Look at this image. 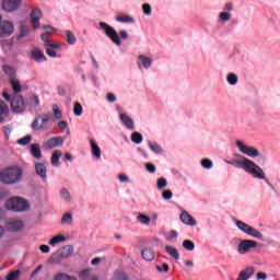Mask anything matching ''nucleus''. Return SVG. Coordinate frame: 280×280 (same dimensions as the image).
I'll return each mask as SVG.
<instances>
[{
	"mask_svg": "<svg viewBox=\"0 0 280 280\" xmlns=\"http://www.w3.org/2000/svg\"><path fill=\"white\" fill-rule=\"evenodd\" d=\"M23 176V171L20 167H10L0 173V180L5 185H14L19 183Z\"/></svg>",
	"mask_w": 280,
	"mask_h": 280,
	"instance_id": "nucleus-1",
	"label": "nucleus"
},
{
	"mask_svg": "<svg viewBox=\"0 0 280 280\" xmlns=\"http://www.w3.org/2000/svg\"><path fill=\"white\" fill-rule=\"evenodd\" d=\"M5 208L9 211H16V212L27 211V209H30V202H27V200L21 197H15L7 201Z\"/></svg>",
	"mask_w": 280,
	"mask_h": 280,
	"instance_id": "nucleus-2",
	"label": "nucleus"
},
{
	"mask_svg": "<svg viewBox=\"0 0 280 280\" xmlns=\"http://www.w3.org/2000/svg\"><path fill=\"white\" fill-rule=\"evenodd\" d=\"M101 30H104L106 37L114 43V45H117V47H121V38L119 37V34L117 31L113 28L109 24L106 22H100Z\"/></svg>",
	"mask_w": 280,
	"mask_h": 280,
	"instance_id": "nucleus-3",
	"label": "nucleus"
},
{
	"mask_svg": "<svg viewBox=\"0 0 280 280\" xmlns=\"http://www.w3.org/2000/svg\"><path fill=\"white\" fill-rule=\"evenodd\" d=\"M236 226L240 231H242L246 235H250V237H255L256 240H260L261 242H264V234L257 231V229L248 225L246 222L236 221Z\"/></svg>",
	"mask_w": 280,
	"mask_h": 280,
	"instance_id": "nucleus-4",
	"label": "nucleus"
},
{
	"mask_svg": "<svg viewBox=\"0 0 280 280\" xmlns=\"http://www.w3.org/2000/svg\"><path fill=\"white\" fill-rule=\"evenodd\" d=\"M245 172H247V174H250L254 178H259V180L266 179V173H264V170L250 160L248 163V167Z\"/></svg>",
	"mask_w": 280,
	"mask_h": 280,
	"instance_id": "nucleus-5",
	"label": "nucleus"
},
{
	"mask_svg": "<svg viewBox=\"0 0 280 280\" xmlns=\"http://www.w3.org/2000/svg\"><path fill=\"white\" fill-rule=\"evenodd\" d=\"M253 248H257V241L243 240L237 245V253L240 255H246L247 253H250Z\"/></svg>",
	"mask_w": 280,
	"mask_h": 280,
	"instance_id": "nucleus-6",
	"label": "nucleus"
},
{
	"mask_svg": "<svg viewBox=\"0 0 280 280\" xmlns=\"http://www.w3.org/2000/svg\"><path fill=\"white\" fill-rule=\"evenodd\" d=\"M48 124H49V115L42 114L34 119V121L32 122V128L34 130H45Z\"/></svg>",
	"mask_w": 280,
	"mask_h": 280,
	"instance_id": "nucleus-7",
	"label": "nucleus"
},
{
	"mask_svg": "<svg viewBox=\"0 0 280 280\" xmlns=\"http://www.w3.org/2000/svg\"><path fill=\"white\" fill-rule=\"evenodd\" d=\"M14 34V24L10 21L0 20V38H8Z\"/></svg>",
	"mask_w": 280,
	"mask_h": 280,
	"instance_id": "nucleus-8",
	"label": "nucleus"
},
{
	"mask_svg": "<svg viewBox=\"0 0 280 280\" xmlns=\"http://www.w3.org/2000/svg\"><path fill=\"white\" fill-rule=\"evenodd\" d=\"M228 163L229 165H233L234 167H238L246 172L248 164L250 163V160L246 159L243 155L236 154L235 159L229 161Z\"/></svg>",
	"mask_w": 280,
	"mask_h": 280,
	"instance_id": "nucleus-9",
	"label": "nucleus"
},
{
	"mask_svg": "<svg viewBox=\"0 0 280 280\" xmlns=\"http://www.w3.org/2000/svg\"><path fill=\"white\" fill-rule=\"evenodd\" d=\"M236 147L238 148L240 152H242V154H246L247 156L252 158L259 156V151L257 149L248 147L240 140L236 141Z\"/></svg>",
	"mask_w": 280,
	"mask_h": 280,
	"instance_id": "nucleus-10",
	"label": "nucleus"
},
{
	"mask_svg": "<svg viewBox=\"0 0 280 280\" xmlns=\"http://www.w3.org/2000/svg\"><path fill=\"white\" fill-rule=\"evenodd\" d=\"M21 3H23V0H3L2 10L4 12H16L21 8Z\"/></svg>",
	"mask_w": 280,
	"mask_h": 280,
	"instance_id": "nucleus-11",
	"label": "nucleus"
},
{
	"mask_svg": "<svg viewBox=\"0 0 280 280\" xmlns=\"http://www.w3.org/2000/svg\"><path fill=\"white\" fill-rule=\"evenodd\" d=\"M11 108L13 113H23L25 110V101L23 96H14L11 100Z\"/></svg>",
	"mask_w": 280,
	"mask_h": 280,
	"instance_id": "nucleus-12",
	"label": "nucleus"
},
{
	"mask_svg": "<svg viewBox=\"0 0 280 280\" xmlns=\"http://www.w3.org/2000/svg\"><path fill=\"white\" fill-rule=\"evenodd\" d=\"M43 16V11L39 8H35L31 12V21L34 30H38L40 27V18Z\"/></svg>",
	"mask_w": 280,
	"mask_h": 280,
	"instance_id": "nucleus-13",
	"label": "nucleus"
},
{
	"mask_svg": "<svg viewBox=\"0 0 280 280\" xmlns=\"http://www.w3.org/2000/svg\"><path fill=\"white\" fill-rule=\"evenodd\" d=\"M65 143V139L62 137H54L46 141L45 148L46 150H54V148H58V145H62Z\"/></svg>",
	"mask_w": 280,
	"mask_h": 280,
	"instance_id": "nucleus-14",
	"label": "nucleus"
},
{
	"mask_svg": "<svg viewBox=\"0 0 280 280\" xmlns=\"http://www.w3.org/2000/svg\"><path fill=\"white\" fill-rule=\"evenodd\" d=\"M179 220L183 222V224H186L187 226H196V224H198L196 219H194V217H191V214H189V212L187 211H183L180 213Z\"/></svg>",
	"mask_w": 280,
	"mask_h": 280,
	"instance_id": "nucleus-15",
	"label": "nucleus"
},
{
	"mask_svg": "<svg viewBox=\"0 0 280 280\" xmlns=\"http://www.w3.org/2000/svg\"><path fill=\"white\" fill-rule=\"evenodd\" d=\"M7 229L11 231V233H16L23 229V221L13 219L7 223Z\"/></svg>",
	"mask_w": 280,
	"mask_h": 280,
	"instance_id": "nucleus-16",
	"label": "nucleus"
},
{
	"mask_svg": "<svg viewBox=\"0 0 280 280\" xmlns=\"http://www.w3.org/2000/svg\"><path fill=\"white\" fill-rule=\"evenodd\" d=\"M35 171L37 176H40L44 183H47V166H45L43 163H36Z\"/></svg>",
	"mask_w": 280,
	"mask_h": 280,
	"instance_id": "nucleus-17",
	"label": "nucleus"
},
{
	"mask_svg": "<svg viewBox=\"0 0 280 280\" xmlns=\"http://www.w3.org/2000/svg\"><path fill=\"white\" fill-rule=\"evenodd\" d=\"M120 120L127 130H135V120L126 114H120Z\"/></svg>",
	"mask_w": 280,
	"mask_h": 280,
	"instance_id": "nucleus-18",
	"label": "nucleus"
},
{
	"mask_svg": "<svg viewBox=\"0 0 280 280\" xmlns=\"http://www.w3.org/2000/svg\"><path fill=\"white\" fill-rule=\"evenodd\" d=\"M90 144H91L92 155L97 160L102 159V149H100V145H97L95 140L90 139Z\"/></svg>",
	"mask_w": 280,
	"mask_h": 280,
	"instance_id": "nucleus-19",
	"label": "nucleus"
},
{
	"mask_svg": "<svg viewBox=\"0 0 280 280\" xmlns=\"http://www.w3.org/2000/svg\"><path fill=\"white\" fill-rule=\"evenodd\" d=\"M138 65L139 67H144V69H150L152 67V59L145 55H140L138 57Z\"/></svg>",
	"mask_w": 280,
	"mask_h": 280,
	"instance_id": "nucleus-20",
	"label": "nucleus"
},
{
	"mask_svg": "<svg viewBox=\"0 0 280 280\" xmlns=\"http://www.w3.org/2000/svg\"><path fill=\"white\" fill-rule=\"evenodd\" d=\"M10 113V108H8V104L5 102L0 101V124H3L5 121L4 117H8Z\"/></svg>",
	"mask_w": 280,
	"mask_h": 280,
	"instance_id": "nucleus-21",
	"label": "nucleus"
},
{
	"mask_svg": "<svg viewBox=\"0 0 280 280\" xmlns=\"http://www.w3.org/2000/svg\"><path fill=\"white\" fill-rule=\"evenodd\" d=\"M31 154L34 159H43V152L40 151V144L34 143L31 145Z\"/></svg>",
	"mask_w": 280,
	"mask_h": 280,
	"instance_id": "nucleus-22",
	"label": "nucleus"
},
{
	"mask_svg": "<svg viewBox=\"0 0 280 280\" xmlns=\"http://www.w3.org/2000/svg\"><path fill=\"white\" fill-rule=\"evenodd\" d=\"M32 58L35 60V62H45V60H47V57H45L43 50L38 49L32 51Z\"/></svg>",
	"mask_w": 280,
	"mask_h": 280,
	"instance_id": "nucleus-23",
	"label": "nucleus"
},
{
	"mask_svg": "<svg viewBox=\"0 0 280 280\" xmlns=\"http://www.w3.org/2000/svg\"><path fill=\"white\" fill-rule=\"evenodd\" d=\"M141 255L145 261L154 260V250L152 248L142 249Z\"/></svg>",
	"mask_w": 280,
	"mask_h": 280,
	"instance_id": "nucleus-24",
	"label": "nucleus"
},
{
	"mask_svg": "<svg viewBox=\"0 0 280 280\" xmlns=\"http://www.w3.org/2000/svg\"><path fill=\"white\" fill-rule=\"evenodd\" d=\"M59 252H61V257H63V259H67V257H71V255H73V246L66 245L60 248Z\"/></svg>",
	"mask_w": 280,
	"mask_h": 280,
	"instance_id": "nucleus-25",
	"label": "nucleus"
},
{
	"mask_svg": "<svg viewBox=\"0 0 280 280\" xmlns=\"http://www.w3.org/2000/svg\"><path fill=\"white\" fill-rule=\"evenodd\" d=\"M65 259V256H62L60 249L57 250L52 256L49 258V264H60Z\"/></svg>",
	"mask_w": 280,
	"mask_h": 280,
	"instance_id": "nucleus-26",
	"label": "nucleus"
},
{
	"mask_svg": "<svg viewBox=\"0 0 280 280\" xmlns=\"http://www.w3.org/2000/svg\"><path fill=\"white\" fill-rule=\"evenodd\" d=\"M2 70L9 75L10 80L14 79L16 75V70L12 66L4 65L2 66Z\"/></svg>",
	"mask_w": 280,
	"mask_h": 280,
	"instance_id": "nucleus-27",
	"label": "nucleus"
},
{
	"mask_svg": "<svg viewBox=\"0 0 280 280\" xmlns=\"http://www.w3.org/2000/svg\"><path fill=\"white\" fill-rule=\"evenodd\" d=\"M165 250L171 257H174L175 259H180V254L178 253V249H176L175 247L166 245Z\"/></svg>",
	"mask_w": 280,
	"mask_h": 280,
	"instance_id": "nucleus-28",
	"label": "nucleus"
},
{
	"mask_svg": "<svg viewBox=\"0 0 280 280\" xmlns=\"http://www.w3.org/2000/svg\"><path fill=\"white\" fill-rule=\"evenodd\" d=\"M10 83L14 93H21L22 91L21 82L16 78L10 79Z\"/></svg>",
	"mask_w": 280,
	"mask_h": 280,
	"instance_id": "nucleus-29",
	"label": "nucleus"
},
{
	"mask_svg": "<svg viewBox=\"0 0 280 280\" xmlns=\"http://www.w3.org/2000/svg\"><path fill=\"white\" fill-rule=\"evenodd\" d=\"M148 145H149L150 150H152V152H154V154H161L163 152V149L156 142L149 141Z\"/></svg>",
	"mask_w": 280,
	"mask_h": 280,
	"instance_id": "nucleus-30",
	"label": "nucleus"
},
{
	"mask_svg": "<svg viewBox=\"0 0 280 280\" xmlns=\"http://www.w3.org/2000/svg\"><path fill=\"white\" fill-rule=\"evenodd\" d=\"M66 237L63 236V235H57V236H55V237H52L49 242H48V244L50 245V246H56V244H60V243H62V242H66Z\"/></svg>",
	"mask_w": 280,
	"mask_h": 280,
	"instance_id": "nucleus-31",
	"label": "nucleus"
},
{
	"mask_svg": "<svg viewBox=\"0 0 280 280\" xmlns=\"http://www.w3.org/2000/svg\"><path fill=\"white\" fill-rule=\"evenodd\" d=\"M131 141L132 143H142L143 141V136L139 132V131H135L133 133H131Z\"/></svg>",
	"mask_w": 280,
	"mask_h": 280,
	"instance_id": "nucleus-32",
	"label": "nucleus"
},
{
	"mask_svg": "<svg viewBox=\"0 0 280 280\" xmlns=\"http://www.w3.org/2000/svg\"><path fill=\"white\" fill-rule=\"evenodd\" d=\"M61 156H62V151L60 150L55 151L50 159L52 165H58V162L60 161Z\"/></svg>",
	"mask_w": 280,
	"mask_h": 280,
	"instance_id": "nucleus-33",
	"label": "nucleus"
},
{
	"mask_svg": "<svg viewBox=\"0 0 280 280\" xmlns=\"http://www.w3.org/2000/svg\"><path fill=\"white\" fill-rule=\"evenodd\" d=\"M116 21H118L119 23H135V19L130 15H118L116 18Z\"/></svg>",
	"mask_w": 280,
	"mask_h": 280,
	"instance_id": "nucleus-34",
	"label": "nucleus"
},
{
	"mask_svg": "<svg viewBox=\"0 0 280 280\" xmlns=\"http://www.w3.org/2000/svg\"><path fill=\"white\" fill-rule=\"evenodd\" d=\"M226 80L229 84H231L232 86H235V84H237L238 78H237V74L231 72L228 74Z\"/></svg>",
	"mask_w": 280,
	"mask_h": 280,
	"instance_id": "nucleus-35",
	"label": "nucleus"
},
{
	"mask_svg": "<svg viewBox=\"0 0 280 280\" xmlns=\"http://www.w3.org/2000/svg\"><path fill=\"white\" fill-rule=\"evenodd\" d=\"M30 106H40V98H38V95H33L27 100Z\"/></svg>",
	"mask_w": 280,
	"mask_h": 280,
	"instance_id": "nucleus-36",
	"label": "nucleus"
},
{
	"mask_svg": "<svg viewBox=\"0 0 280 280\" xmlns=\"http://www.w3.org/2000/svg\"><path fill=\"white\" fill-rule=\"evenodd\" d=\"M79 279L80 280H90L91 279V269H83L79 273Z\"/></svg>",
	"mask_w": 280,
	"mask_h": 280,
	"instance_id": "nucleus-37",
	"label": "nucleus"
},
{
	"mask_svg": "<svg viewBox=\"0 0 280 280\" xmlns=\"http://www.w3.org/2000/svg\"><path fill=\"white\" fill-rule=\"evenodd\" d=\"M73 222V217L71 213L66 212L61 218V224H71Z\"/></svg>",
	"mask_w": 280,
	"mask_h": 280,
	"instance_id": "nucleus-38",
	"label": "nucleus"
},
{
	"mask_svg": "<svg viewBox=\"0 0 280 280\" xmlns=\"http://www.w3.org/2000/svg\"><path fill=\"white\" fill-rule=\"evenodd\" d=\"M183 248H185V250H194L196 248V244H194L192 241L185 240L183 242Z\"/></svg>",
	"mask_w": 280,
	"mask_h": 280,
	"instance_id": "nucleus-39",
	"label": "nucleus"
},
{
	"mask_svg": "<svg viewBox=\"0 0 280 280\" xmlns=\"http://www.w3.org/2000/svg\"><path fill=\"white\" fill-rule=\"evenodd\" d=\"M66 35H67V40H68V44L69 45H75L77 43V38H75V35H73V32L71 31H66Z\"/></svg>",
	"mask_w": 280,
	"mask_h": 280,
	"instance_id": "nucleus-40",
	"label": "nucleus"
},
{
	"mask_svg": "<svg viewBox=\"0 0 280 280\" xmlns=\"http://www.w3.org/2000/svg\"><path fill=\"white\" fill-rule=\"evenodd\" d=\"M137 220H138V222H140V224H150V217H148V215H145V214H139L138 217H137Z\"/></svg>",
	"mask_w": 280,
	"mask_h": 280,
	"instance_id": "nucleus-41",
	"label": "nucleus"
},
{
	"mask_svg": "<svg viewBox=\"0 0 280 280\" xmlns=\"http://www.w3.org/2000/svg\"><path fill=\"white\" fill-rule=\"evenodd\" d=\"M156 185H158V189H165V187H167V179H165V177H160L156 180Z\"/></svg>",
	"mask_w": 280,
	"mask_h": 280,
	"instance_id": "nucleus-42",
	"label": "nucleus"
},
{
	"mask_svg": "<svg viewBox=\"0 0 280 280\" xmlns=\"http://www.w3.org/2000/svg\"><path fill=\"white\" fill-rule=\"evenodd\" d=\"M19 145H28L32 143V136H25L24 138L18 140Z\"/></svg>",
	"mask_w": 280,
	"mask_h": 280,
	"instance_id": "nucleus-43",
	"label": "nucleus"
},
{
	"mask_svg": "<svg viewBox=\"0 0 280 280\" xmlns=\"http://www.w3.org/2000/svg\"><path fill=\"white\" fill-rule=\"evenodd\" d=\"M201 165L205 170H211V167H213V162L210 159H203L201 160Z\"/></svg>",
	"mask_w": 280,
	"mask_h": 280,
	"instance_id": "nucleus-44",
	"label": "nucleus"
},
{
	"mask_svg": "<svg viewBox=\"0 0 280 280\" xmlns=\"http://www.w3.org/2000/svg\"><path fill=\"white\" fill-rule=\"evenodd\" d=\"M61 198H63L66 202H71V194H69V190H67V188L61 189Z\"/></svg>",
	"mask_w": 280,
	"mask_h": 280,
	"instance_id": "nucleus-45",
	"label": "nucleus"
},
{
	"mask_svg": "<svg viewBox=\"0 0 280 280\" xmlns=\"http://www.w3.org/2000/svg\"><path fill=\"white\" fill-rule=\"evenodd\" d=\"M55 280H75L74 277H71L67 273H58L56 277H55Z\"/></svg>",
	"mask_w": 280,
	"mask_h": 280,
	"instance_id": "nucleus-46",
	"label": "nucleus"
},
{
	"mask_svg": "<svg viewBox=\"0 0 280 280\" xmlns=\"http://www.w3.org/2000/svg\"><path fill=\"white\" fill-rule=\"evenodd\" d=\"M73 113L77 117H80L82 115V104L77 102L74 104Z\"/></svg>",
	"mask_w": 280,
	"mask_h": 280,
	"instance_id": "nucleus-47",
	"label": "nucleus"
},
{
	"mask_svg": "<svg viewBox=\"0 0 280 280\" xmlns=\"http://www.w3.org/2000/svg\"><path fill=\"white\" fill-rule=\"evenodd\" d=\"M142 10H143V14H145V16H151L152 15V7L148 3H144L142 5Z\"/></svg>",
	"mask_w": 280,
	"mask_h": 280,
	"instance_id": "nucleus-48",
	"label": "nucleus"
},
{
	"mask_svg": "<svg viewBox=\"0 0 280 280\" xmlns=\"http://www.w3.org/2000/svg\"><path fill=\"white\" fill-rule=\"evenodd\" d=\"M52 110L56 119H62V110L57 105L52 106Z\"/></svg>",
	"mask_w": 280,
	"mask_h": 280,
	"instance_id": "nucleus-49",
	"label": "nucleus"
},
{
	"mask_svg": "<svg viewBox=\"0 0 280 280\" xmlns=\"http://www.w3.org/2000/svg\"><path fill=\"white\" fill-rule=\"evenodd\" d=\"M19 275H21V271H12L7 276V280H19Z\"/></svg>",
	"mask_w": 280,
	"mask_h": 280,
	"instance_id": "nucleus-50",
	"label": "nucleus"
},
{
	"mask_svg": "<svg viewBox=\"0 0 280 280\" xmlns=\"http://www.w3.org/2000/svg\"><path fill=\"white\" fill-rule=\"evenodd\" d=\"M113 280H128V275L126 272H117Z\"/></svg>",
	"mask_w": 280,
	"mask_h": 280,
	"instance_id": "nucleus-51",
	"label": "nucleus"
},
{
	"mask_svg": "<svg viewBox=\"0 0 280 280\" xmlns=\"http://www.w3.org/2000/svg\"><path fill=\"white\" fill-rule=\"evenodd\" d=\"M173 196H174V194L170 189L164 190L162 192V198H164V200H172Z\"/></svg>",
	"mask_w": 280,
	"mask_h": 280,
	"instance_id": "nucleus-52",
	"label": "nucleus"
},
{
	"mask_svg": "<svg viewBox=\"0 0 280 280\" xmlns=\"http://www.w3.org/2000/svg\"><path fill=\"white\" fill-rule=\"evenodd\" d=\"M155 268L158 272H170V265L165 262L162 266H156Z\"/></svg>",
	"mask_w": 280,
	"mask_h": 280,
	"instance_id": "nucleus-53",
	"label": "nucleus"
},
{
	"mask_svg": "<svg viewBox=\"0 0 280 280\" xmlns=\"http://www.w3.org/2000/svg\"><path fill=\"white\" fill-rule=\"evenodd\" d=\"M50 32L47 31L46 33L42 34V40L44 42L45 46L47 47L51 42L49 40Z\"/></svg>",
	"mask_w": 280,
	"mask_h": 280,
	"instance_id": "nucleus-54",
	"label": "nucleus"
},
{
	"mask_svg": "<svg viewBox=\"0 0 280 280\" xmlns=\"http://www.w3.org/2000/svg\"><path fill=\"white\" fill-rule=\"evenodd\" d=\"M27 34H30V28H27V26H22L19 38H25V36H27Z\"/></svg>",
	"mask_w": 280,
	"mask_h": 280,
	"instance_id": "nucleus-55",
	"label": "nucleus"
},
{
	"mask_svg": "<svg viewBox=\"0 0 280 280\" xmlns=\"http://www.w3.org/2000/svg\"><path fill=\"white\" fill-rule=\"evenodd\" d=\"M220 21H231V13L221 12L220 13Z\"/></svg>",
	"mask_w": 280,
	"mask_h": 280,
	"instance_id": "nucleus-56",
	"label": "nucleus"
},
{
	"mask_svg": "<svg viewBox=\"0 0 280 280\" xmlns=\"http://www.w3.org/2000/svg\"><path fill=\"white\" fill-rule=\"evenodd\" d=\"M145 167L150 172V174H154V172H156V166L152 163H147Z\"/></svg>",
	"mask_w": 280,
	"mask_h": 280,
	"instance_id": "nucleus-57",
	"label": "nucleus"
},
{
	"mask_svg": "<svg viewBox=\"0 0 280 280\" xmlns=\"http://www.w3.org/2000/svg\"><path fill=\"white\" fill-rule=\"evenodd\" d=\"M106 100L109 103H114V102H117V96H115V94H113V93H107Z\"/></svg>",
	"mask_w": 280,
	"mask_h": 280,
	"instance_id": "nucleus-58",
	"label": "nucleus"
},
{
	"mask_svg": "<svg viewBox=\"0 0 280 280\" xmlns=\"http://www.w3.org/2000/svg\"><path fill=\"white\" fill-rule=\"evenodd\" d=\"M46 54H48V56H50V58H56V51L54 50V48L47 46L46 48Z\"/></svg>",
	"mask_w": 280,
	"mask_h": 280,
	"instance_id": "nucleus-59",
	"label": "nucleus"
},
{
	"mask_svg": "<svg viewBox=\"0 0 280 280\" xmlns=\"http://www.w3.org/2000/svg\"><path fill=\"white\" fill-rule=\"evenodd\" d=\"M118 179L120 183H130V178H128L126 174H119Z\"/></svg>",
	"mask_w": 280,
	"mask_h": 280,
	"instance_id": "nucleus-60",
	"label": "nucleus"
},
{
	"mask_svg": "<svg viewBox=\"0 0 280 280\" xmlns=\"http://www.w3.org/2000/svg\"><path fill=\"white\" fill-rule=\"evenodd\" d=\"M256 279H257V280H266V279H268V275H266V272L259 271V272L256 275Z\"/></svg>",
	"mask_w": 280,
	"mask_h": 280,
	"instance_id": "nucleus-61",
	"label": "nucleus"
},
{
	"mask_svg": "<svg viewBox=\"0 0 280 280\" xmlns=\"http://www.w3.org/2000/svg\"><path fill=\"white\" fill-rule=\"evenodd\" d=\"M119 36L122 38V40H128V32L126 30H121L119 32Z\"/></svg>",
	"mask_w": 280,
	"mask_h": 280,
	"instance_id": "nucleus-62",
	"label": "nucleus"
},
{
	"mask_svg": "<svg viewBox=\"0 0 280 280\" xmlns=\"http://www.w3.org/2000/svg\"><path fill=\"white\" fill-rule=\"evenodd\" d=\"M58 128H60V130H66V128H67V120H60L58 122Z\"/></svg>",
	"mask_w": 280,
	"mask_h": 280,
	"instance_id": "nucleus-63",
	"label": "nucleus"
},
{
	"mask_svg": "<svg viewBox=\"0 0 280 280\" xmlns=\"http://www.w3.org/2000/svg\"><path fill=\"white\" fill-rule=\"evenodd\" d=\"M39 250H40L42 253H49V246H48V245H42V246L39 247Z\"/></svg>",
	"mask_w": 280,
	"mask_h": 280,
	"instance_id": "nucleus-64",
	"label": "nucleus"
}]
</instances>
